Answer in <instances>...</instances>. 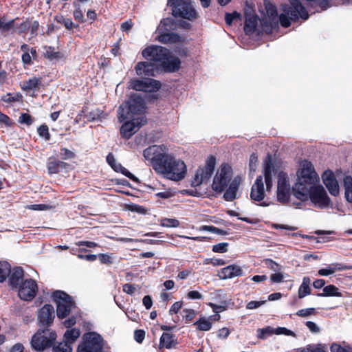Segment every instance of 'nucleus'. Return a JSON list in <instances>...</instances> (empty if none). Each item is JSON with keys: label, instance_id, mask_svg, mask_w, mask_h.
Returning <instances> with one entry per match:
<instances>
[{"label": "nucleus", "instance_id": "nucleus-61", "mask_svg": "<svg viewBox=\"0 0 352 352\" xmlns=\"http://www.w3.org/2000/svg\"><path fill=\"white\" fill-rule=\"evenodd\" d=\"M53 352H66V341L63 340L53 347Z\"/></svg>", "mask_w": 352, "mask_h": 352}, {"label": "nucleus", "instance_id": "nucleus-32", "mask_svg": "<svg viewBox=\"0 0 352 352\" xmlns=\"http://www.w3.org/2000/svg\"><path fill=\"white\" fill-rule=\"evenodd\" d=\"M319 297L324 296H336L341 297L342 293L339 292V289L333 285H329L324 287L323 292L317 294Z\"/></svg>", "mask_w": 352, "mask_h": 352}, {"label": "nucleus", "instance_id": "nucleus-39", "mask_svg": "<svg viewBox=\"0 0 352 352\" xmlns=\"http://www.w3.org/2000/svg\"><path fill=\"white\" fill-rule=\"evenodd\" d=\"M112 168L116 172L121 173L122 174H123L124 175H125L126 177H129L131 179L136 180V177L132 173H131L126 168L123 167L121 165V164L118 162H116L112 166Z\"/></svg>", "mask_w": 352, "mask_h": 352}, {"label": "nucleus", "instance_id": "nucleus-12", "mask_svg": "<svg viewBox=\"0 0 352 352\" xmlns=\"http://www.w3.org/2000/svg\"><path fill=\"white\" fill-rule=\"evenodd\" d=\"M292 190H293V188H291L287 174L284 172H280L278 174L277 200L283 204L288 202L292 194Z\"/></svg>", "mask_w": 352, "mask_h": 352}, {"label": "nucleus", "instance_id": "nucleus-31", "mask_svg": "<svg viewBox=\"0 0 352 352\" xmlns=\"http://www.w3.org/2000/svg\"><path fill=\"white\" fill-rule=\"evenodd\" d=\"M177 344L174 336L168 333H163L160 338V346L166 349H171Z\"/></svg>", "mask_w": 352, "mask_h": 352}, {"label": "nucleus", "instance_id": "nucleus-4", "mask_svg": "<svg viewBox=\"0 0 352 352\" xmlns=\"http://www.w3.org/2000/svg\"><path fill=\"white\" fill-rule=\"evenodd\" d=\"M142 56L154 63L156 67L166 72H175L179 68L180 60L170 54L166 48L151 45L142 51Z\"/></svg>", "mask_w": 352, "mask_h": 352}, {"label": "nucleus", "instance_id": "nucleus-43", "mask_svg": "<svg viewBox=\"0 0 352 352\" xmlns=\"http://www.w3.org/2000/svg\"><path fill=\"white\" fill-rule=\"evenodd\" d=\"M274 332L276 335H285L288 336L296 337V333L294 331L285 327H278L277 328H274Z\"/></svg>", "mask_w": 352, "mask_h": 352}, {"label": "nucleus", "instance_id": "nucleus-64", "mask_svg": "<svg viewBox=\"0 0 352 352\" xmlns=\"http://www.w3.org/2000/svg\"><path fill=\"white\" fill-rule=\"evenodd\" d=\"M74 19L80 23L83 22L84 16L82 10L79 8H77L74 12Z\"/></svg>", "mask_w": 352, "mask_h": 352}, {"label": "nucleus", "instance_id": "nucleus-62", "mask_svg": "<svg viewBox=\"0 0 352 352\" xmlns=\"http://www.w3.org/2000/svg\"><path fill=\"white\" fill-rule=\"evenodd\" d=\"M32 56L29 53H23L21 56L22 62L24 65H30L32 64Z\"/></svg>", "mask_w": 352, "mask_h": 352}, {"label": "nucleus", "instance_id": "nucleus-55", "mask_svg": "<svg viewBox=\"0 0 352 352\" xmlns=\"http://www.w3.org/2000/svg\"><path fill=\"white\" fill-rule=\"evenodd\" d=\"M145 338V331L144 330L138 329L134 332V338L138 343H142Z\"/></svg>", "mask_w": 352, "mask_h": 352}, {"label": "nucleus", "instance_id": "nucleus-11", "mask_svg": "<svg viewBox=\"0 0 352 352\" xmlns=\"http://www.w3.org/2000/svg\"><path fill=\"white\" fill-rule=\"evenodd\" d=\"M216 159L213 156H210L206 161L205 166L199 167L195 174L192 180V185L193 186H198L203 183L209 181L215 168Z\"/></svg>", "mask_w": 352, "mask_h": 352}, {"label": "nucleus", "instance_id": "nucleus-58", "mask_svg": "<svg viewBox=\"0 0 352 352\" xmlns=\"http://www.w3.org/2000/svg\"><path fill=\"white\" fill-rule=\"evenodd\" d=\"M135 290L136 287L133 285L126 283L123 285V292L127 294L132 295Z\"/></svg>", "mask_w": 352, "mask_h": 352}, {"label": "nucleus", "instance_id": "nucleus-51", "mask_svg": "<svg viewBox=\"0 0 352 352\" xmlns=\"http://www.w3.org/2000/svg\"><path fill=\"white\" fill-rule=\"evenodd\" d=\"M30 27V22L28 21H25L23 23H21L19 25H18L15 23V27L14 28L18 30V33L21 34L23 32H25L27 30H28Z\"/></svg>", "mask_w": 352, "mask_h": 352}, {"label": "nucleus", "instance_id": "nucleus-22", "mask_svg": "<svg viewBox=\"0 0 352 352\" xmlns=\"http://www.w3.org/2000/svg\"><path fill=\"white\" fill-rule=\"evenodd\" d=\"M138 76H155V71L159 69L151 60L139 62L135 67Z\"/></svg>", "mask_w": 352, "mask_h": 352}, {"label": "nucleus", "instance_id": "nucleus-47", "mask_svg": "<svg viewBox=\"0 0 352 352\" xmlns=\"http://www.w3.org/2000/svg\"><path fill=\"white\" fill-rule=\"evenodd\" d=\"M228 243H219L212 246V251L218 253H225L228 251Z\"/></svg>", "mask_w": 352, "mask_h": 352}, {"label": "nucleus", "instance_id": "nucleus-27", "mask_svg": "<svg viewBox=\"0 0 352 352\" xmlns=\"http://www.w3.org/2000/svg\"><path fill=\"white\" fill-rule=\"evenodd\" d=\"M156 40L165 44L179 43L182 41V37L173 32L161 34L156 38Z\"/></svg>", "mask_w": 352, "mask_h": 352}, {"label": "nucleus", "instance_id": "nucleus-52", "mask_svg": "<svg viewBox=\"0 0 352 352\" xmlns=\"http://www.w3.org/2000/svg\"><path fill=\"white\" fill-rule=\"evenodd\" d=\"M258 162V157L256 154L252 153L250 157L249 166L251 171L254 172L256 168Z\"/></svg>", "mask_w": 352, "mask_h": 352}, {"label": "nucleus", "instance_id": "nucleus-26", "mask_svg": "<svg viewBox=\"0 0 352 352\" xmlns=\"http://www.w3.org/2000/svg\"><path fill=\"white\" fill-rule=\"evenodd\" d=\"M352 269V266L340 263H333L321 268L318 271L320 276H327L331 275L336 272L344 271Z\"/></svg>", "mask_w": 352, "mask_h": 352}, {"label": "nucleus", "instance_id": "nucleus-21", "mask_svg": "<svg viewBox=\"0 0 352 352\" xmlns=\"http://www.w3.org/2000/svg\"><path fill=\"white\" fill-rule=\"evenodd\" d=\"M327 347L324 344L309 345L302 352H327ZM331 352H352L349 349L342 347L338 343H333L330 346Z\"/></svg>", "mask_w": 352, "mask_h": 352}, {"label": "nucleus", "instance_id": "nucleus-33", "mask_svg": "<svg viewBox=\"0 0 352 352\" xmlns=\"http://www.w3.org/2000/svg\"><path fill=\"white\" fill-rule=\"evenodd\" d=\"M343 182L345 199L347 201L352 203V177H344Z\"/></svg>", "mask_w": 352, "mask_h": 352}, {"label": "nucleus", "instance_id": "nucleus-18", "mask_svg": "<svg viewBox=\"0 0 352 352\" xmlns=\"http://www.w3.org/2000/svg\"><path fill=\"white\" fill-rule=\"evenodd\" d=\"M51 298L56 305V314L59 318L66 317V293L61 290H56L51 294Z\"/></svg>", "mask_w": 352, "mask_h": 352}, {"label": "nucleus", "instance_id": "nucleus-41", "mask_svg": "<svg viewBox=\"0 0 352 352\" xmlns=\"http://www.w3.org/2000/svg\"><path fill=\"white\" fill-rule=\"evenodd\" d=\"M80 335V331L78 328H67V343L73 342L76 340Z\"/></svg>", "mask_w": 352, "mask_h": 352}, {"label": "nucleus", "instance_id": "nucleus-8", "mask_svg": "<svg viewBox=\"0 0 352 352\" xmlns=\"http://www.w3.org/2000/svg\"><path fill=\"white\" fill-rule=\"evenodd\" d=\"M168 3L173 6V14L175 16H179L189 21L195 20L198 14L190 0H168Z\"/></svg>", "mask_w": 352, "mask_h": 352}, {"label": "nucleus", "instance_id": "nucleus-56", "mask_svg": "<svg viewBox=\"0 0 352 352\" xmlns=\"http://www.w3.org/2000/svg\"><path fill=\"white\" fill-rule=\"evenodd\" d=\"M183 302L182 301L175 302L170 307L169 314L170 315L177 314L182 307Z\"/></svg>", "mask_w": 352, "mask_h": 352}, {"label": "nucleus", "instance_id": "nucleus-35", "mask_svg": "<svg viewBox=\"0 0 352 352\" xmlns=\"http://www.w3.org/2000/svg\"><path fill=\"white\" fill-rule=\"evenodd\" d=\"M15 21H16V19L6 21V19L4 17L1 18L0 19V31H1L3 32H6L12 29H14L15 27Z\"/></svg>", "mask_w": 352, "mask_h": 352}, {"label": "nucleus", "instance_id": "nucleus-25", "mask_svg": "<svg viewBox=\"0 0 352 352\" xmlns=\"http://www.w3.org/2000/svg\"><path fill=\"white\" fill-rule=\"evenodd\" d=\"M24 271L21 267H16L10 270L8 275V282L12 289H17L25 280L23 279Z\"/></svg>", "mask_w": 352, "mask_h": 352}, {"label": "nucleus", "instance_id": "nucleus-40", "mask_svg": "<svg viewBox=\"0 0 352 352\" xmlns=\"http://www.w3.org/2000/svg\"><path fill=\"white\" fill-rule=\"evenodd\" d=\"M195 324L197 326V329L200 331H209L212 327V323L205 318H201Z\"/></svg>", "mask_w": 352, "mask_h": 352}, {"label": "nucleus", "instance_id": "nucleus-34", "mask_svg": "<svg viewBox=\"0 0 352 352\" xmlns=\"http://www.w3.org/2000/svg\"><path fill=\"white\" fill-rule=\"evenodd\" d=\"M10 272V265L7 261L0 262V283L3 282Z\"/></svg>", "mask_w": 352, "mask_h": 352}, {"label": "nucleus", "instance_id": "nucleus-49", "mask_svg": "<svg viewBox=\"0 0 352 352\" xmlns=\"http://www.w3.org/2000/svg\"><path fill=\"white\" fill-rule=\"evenodd\" d=\"M183 318L186 322L191 321L196 316V312L193 309H184L183 310Z\"/></svg>", "mask_w": 352, "mask_h": 352}, {"label": "nucleus", "instance_id": "nucleus-14", "mask_svg": "<svg viewBox=\"0 0 352 352\" xmlns=\"http://www.w3.org/2000/svg\"><path fill=\"white\" fill-rule=\"evenodd\" d=\"M19 297L23 300L30 301L36 295L38 285L36 282L32 279H25L16 289Z\"/></svg>", "mask_w": 352, "mask_h": 352}, {"label": "nucleus", "instance_id": "nucleus-30", "mask_svg": "<svg viewBox=\"0 0 352 352\" xmlns=\"http://www.w3.org/2000/svg\"><path fill=\"white\" fill-rule=\"evenodd\" d=\"M311 279L308 276H305L302 278V282L300 286L299 287L298 294L299 298H302L306 296L311 294V287H310Z\"/></svg>", "mask_w": 352, "mask_h": 352}, {"label": "nucleus", "instance_id": "nucleus-44", "mask_svg": "<svg viewBox=\"0 0 352 352\" xmlns=\"http://www.w3.org/2000/svg\"><path fill=\"white\" fill-rule=\"evenodd\" d=\"M241 18L240 13L234 11L232 13H226L225 16L226 22L228 25H230L234 20Z\"/></svg>", "mask_w": 352, "mask_h": 352}, {"label": "nucleus", "instance_id": "nucleus-54", "mask_svg": "<svg viewBox=\"0 0 352 352\" xmlns=\"http://www.w3.org/2000/svg\"><path fill=\"white\" fill-rule=\"evenodd\" d=\"M265 302H266V300H260V301L252 300V301L249 302L247 304L246 308L248 309H256V308L261 307V305H264Z\"/></svg>", "mask_w": 352, "mask_h": 352}, {"label": "nucleus", "instance_id": "nucleus-28", "mask_svg": "<svg viewBox=\"0 0 352 352\" xmlns=\"http://www.w3.org/2000/svg\"><path fill=\"white\" fill-rule=\"evenodd\" d=\"M41 85V79L40 78L33 77L28 80L23 81L21 88L25 91H36Z\"/></svg>", "mask_w": 352, "mask_h": 352}, {"label": "nucleus", "instance_id": "nucleus-29", "mask_svg": "<svg viewBox=\"0 0 352 352\" xmlns=\"http://www.w3.org/2000/svg\"><path fill=\"white\" fill-rule=\"evenodd\" d=\"M83 113V116L87 119V121H95V120H100L105 117V114L103 111L99 109H95L91 110V111L87 112L85 110L82 111Z\"/></svg>", "mask_w": 352, "mask_h": 352}, {"label": "nucleus", "instance_id": "nucleus-36", "mask_svg": "<svg viewBox=\"0 0 352 352\" xmlns=\"http://www.w3.org/2000/svg\"><path fill=\"white\" fill-rule=\"evenodd\" d=\"M64 166H65L64 162L54 160L49 162L48 170H49V173L51 174L56 173L60 170V169L63 168Z\"/></svg>", "mask_w": 352, "mask_h": 352}, {"label": "nucleus", "instance_id": "nucleus-9", "mask_svg": "<svg viewBox=\"0 0 352 352\" xmlns=\"http://www.w3.org/2000/svg\"><path fill=\"white\" fill-rule=\"evenodd\" d=\"M104 340L96 332H88L83 335L82 341L78 346V352H102Z\"/></svg>", "mask_w": 352, "mask_h": 352}, {"label": "nucleus", "instance_id": "nucleus-50", "mask_svg": "<svg viewBox=\"0 0 352 352\" xmlns=\"http://www.w3.org/2000/svg\"><path fill=\"white\" fill-rule=\"evenodd\" d=\"M315 309L314 308H307V309H302L298 310L296 312V315L300 317H307L314 314Z\"/></svg>", "mask_w": 352, "mask_h": 352}, {"label": "nucleus", "instance_id": "nucleus-1", "mask_svg": "<svg viewBox=\"0 0 352 352\" xmlns=\"http://www.w3.org/2000/svg\"><path fill=\"white\" fill-rule=\"evenodd\" d=\"M146 160L150 162L155 171L168 179L180 181L186 176L185 163L167 152L164 145H153L143 151Z\"/></svg>", "mask_w": 352, "mask_h": 352}, {"label": "nucleus", "instance_id": "nucleus-23", "mask_svg": "<svg viewBox=\"0 0 352 352\" xmlns=\"http://www.w3.org/2000/svg\"><path fill=\"white\" fill-rule=\"evenodd\" d=\"M250 197L252 200L256 201H262L264 199V182L261 175L257 177L256 179V181L251 189Z\"/></svg>", "mask_w": 352, "mask_h": 352}, {"label": "nucleus", "instance_id": "nucleus-15", "mask_svg": "<svg viewBox=\"0 0 352 352\" xmlns=\"http://www.w3.org/2000/svg\"><path fill=\"white\" fill-rule=\"evenodd\" d=\"M264 6L266 11V16L263 19V22L264 23L263 31L269 32L278 25V13L276 6L270 1L265 0L264 1Z\"/></svg>", "mask_w": 352, "mask_h": 352}, {"label": "nucleus", "instance_id": "nucleus-7", "mask_svg": "<svg viewBox=\"0 0 352 352\" xmlns=\"http://www.w3.org/2000/svg\"><path fill=\"white\" fill-rule=\"evenodd\" d=\"M283 10L289 16V18L284 14L279 16L280 23L284 28H288L291 25L290 20L296 21L299 18L303 20L309 18L307 11L299 0H289V4L285 6Z\"/></svg>", "mask_w": 352, "mask_h": 352}, {"label": "nucleus", "instance_id": "nucleus-5", "mask_svg": "<svg viewBox=\"0 0 352 352\" xmlns=\"http://www.w3.org/2000/svg\"><path fill=\"white\" fill-rule=\"evenodd\" d=\"M320 182L319 176L316 173L311 162L304 160L300 163V169L298 172V180L293 186L294 195H298L303 197L307 191L308 186Z\"/></svg>", "mask_w": 352, "mask_h": 352}, {"label": "nucleus", "instance_id": "nucleus-19", "mask_svg": "<svg viewBox=\"0 0 352 352\" xmlns=\"http://www.w3.org/2000/svg\"><path fill=\"white\" fill-rule=\"evenodd\" d=\"M322 179L329 192L332 196H338L340 193V187L334 173L331 170H326L322 175Z\"/></svg>", "mask_w": 352, "mask_h": 352}, {"label": "nucleus", "instance_id": "nucleus-63", "mask_svg": "<svg viewBox=\"0 0 352 352\" xmlns=\"http://www.w3.org/2000/svg\"><path fill=\"white\" fill-rule=\"evenodd\" d=\"M142 302L146 309H150L153 305V300L150 296L147 295L143 298Z\"/></svg>", "mask_w": 352, "mask_h": 352}, {"label": "nucleus", "instance_id": "nucleus-48", "mask_svg": "<svg viewBox=\"0 0 352 352\" xmlns=\"http://www.w3.org/2000/svg\"><path fill=\"white\" fill-rule=\"evenodd\" d=\"M19 121L21 124H25L28 126L31 125L33 122V120H32L31 116L29 115L28 113H25L21 114Z\"/></svg>", "mask_w": 352, "mask_h": 352}, {"label": "nucleus", "instance_id": "nucleus-53", "mask_svg": "<svg viewBox=\"0 0 352 352\" xmlns=\"http://www.w3.org/2000/svg\"><path fill=\"white\" fill-rule=\"evenodd\" d=\"M265 263L268 268H270L274 272H278L280 270V266L272 259H266Z\"/></svg>", "mask_w": 352, "mask_h": 352}, {"label": "nucleus", "instance_id": "nucleus-37", "mask_svg": "<svg viewBox=\"0 0 352 352\" xmlns=\"http://www.w3.org/2000/svg\"><path fill=\"white\" fill-rule=\"evenodd\" d=\"M45 51L43 52V55L45 58L49 60H55L60 58V53L58 51H56L55 49L52 47H45Z\"/></svg>", "mask_w": 352, "mask_h": 352}, {"label": "nucleus", "instance_id": "nucleus-3", "mask_svg": "<svg viewBox=\"0 0 352 352\" xmlns=\"http://www.w3.org/2000/svg\"><path fill=\"white\" fill-rule=\"evenodd\" d=\"M232 168L227 164H223L217 169L212 184V190L221 193L225 191L223 198L227 201H232L237 197V192L241 182V177L239 175L232 178Z\"/></svg>", "mask_w": 352, "mask_h": 352}, {"label": "nucleus", "instance_id": "nucleus-6", "mask_svg": "<svg viewBox=\"0 0 352 352\" xmlns=\"http://www.w3.org/2000/svg\"><path fill=\"white\" fill-rule=\"evenodd\" d=\"M305 195L301 197L298 192L295 193L294 196L302 201L309 198L311 203L317 208L323 209L332 207V202L328 196L324 187L318 182L312 186H308Z\"/></svg>", "mask_w": 352, "mask_h": 352}, {"label": "nucleus", "instance_id": "nucleus-2", "mask_svg": "<svg viewBox=\"0 0 352 352\" xmlns=\"http://www.w3.org/2000/svg\"><path fill=\"white\" fill-rule=\"evenodd\" d=\"M144 111V101L138 94H132L126 102L119 107L118 121L123 122L120 127V135L123 138L129 139L146 122Z\"/></svg>", "mask_w": 352, "mask_h": 352}, {"label": "nucleus", "instance_id": "nucleus-42", "mask_svg": "<svg viewBox=\"0 0 352 352\" xmlns=\"http://www.w3.org/2000/svg\"><path fill=\"white\" fill-rule=\"evenodd\" d=\"M161 226L166 228H177L179 226V221L176 219L165 218L161 221Z\"/></svg>", "mask_w": 352, "mask_h": 352}, {"label": "nucleus", "instance_id": "nucleus-16", "mask_svg": "<svg viewBox=\"0 0 352 352\" xmlns=\"http://www.w3.org/2000/svg\"><path fill=\"white\" fill-rule=\"evenodd\" d=\"M54 309L52 305L46 304L38 311V320L40 327L48 329L54 319Z\"/></svg>", "mask_w": 352, "mask_h": 352}, {"label": "nucleus", "instance_id": "nucleus-46", "mask_svg": "<svg viewBox=\"0 0 352 352\" xmlns=\"http://www.w3.org/2000/svg\"><path fill=\"white\" fill-rule=\"evenodd\" d=\"M97 256L102 264H111L113 263V254H99Z\"/></svg>", "mask_w": 352, "mask_h": 352}, {"label": "nucleus", "instance_id": "nucleus-45", "mask_svg": "<svg viewBox=\"0 0 352 352\" xmlns=\"http://www.w3.org/2000/svg\"><path fill=\"white\" fill-rule=\"evenodd\" d=\"M38 133L39 136L44 138L45 140H49L50 139V135L49 133L48 126L45 124H43L38 128Z\"/></svg>", "mask_w": 352, "mask_h": 352}, {"label": "nucleus", "instance_id": "nucleus-38", "mask_svg": "<svg viewBox=\"0 0 352 352\" xmlns=\"http://www.w3.org/2000/svg\"><path fill=\"white\" fill-rule=\"evenodd\" d=\"M273 334H274V328L270 326L257 330V337L259 339L265 340Z\"/></svg>", "mask_w": 352, "mask_h": 352}, {"label": "nucleus", "instance_id": "nucleus-17", "mask_svg": "<svg viewBox=\"0 0 352 352\" xmlns=\"http://www.w3.org/2000/svg\"><path fill=\"white\" fill-rule=\"evenodd\" d=\"M264 23L263 19L261 20L257 16H250L245 19L244 31L248 35H253L254 33L259 34L261 32H266L263 31Z\"/></svg>", "mask_w": 352, "mask_h": 352}, {"label": "nucleus", "instance_id": "nucleus-59", "mask_svg": "<svg viewBox=\"0 0 352 352\" xmlns=\"http://www.w3.org/2000/svg\"><path fill=\"white\" fill-rule=\"evenodd\" d=\"M187 297L191 300L202 299L203 296L197 291H190L188 293Z\"/></svg>", "mask_w": 352, "mask_h": 352}, {"label": "nucleus", "instance_id": "nucleus-60", "mask_svg": "<svg viewBox=\"0 0 352 352\" xmlns=\"http://www.w3.org/2000/svg\"><path fill=\"white\" fill-rule=\"evenodd\" d=\"M155 195L157 197L162 199H168L173 196V192L170 190H165L164 191L157 192Z\"/></svg>", "mask_w": 352, "mask_h": 352}, {"label": "nucleus", "instance_id": "nucleus-24", "mask_svg": "<svg viewBox=\"0 0 352 352\" xmlns=\"http://www.w3.org/2000/svg\"><path fill=\"white\" fill-rule=\"evenodd\" d=\"M242 268L237 265H230L221 270L219 276L221 279H230L243 275Z\"/></svg>", "mask_w": 352, "mask_h": 352}, {"label": "nucleus", "instance_id": "nucleus-13", "mask_svg": "<svg viewBox=\"0 0 352 352\" xmlns=\"http://www.w3.org/2000/svg\"><path fill=\"white\" fill-rule=\"evenodd\" d=\"M161 87L160 81L152 78H145L144 80L133 79L129 82V89L138 91L155 92Z\"/></svg>", "mask_w": 352, "mask_h": 352}, {"label": "nucleus", "instance_id": "nucleus-10", "mask_svg": "<svg viewBox=\"0 0 352 352\" xmlns=\"http://www.w3.org/2000/svg\"><path fill=\"white\" fill-rule=\"evenodd\" d=\"M56 338V334L54 331L49 329H39L32 336L31 344L35 350L41 351L51 346Z\"/></svg>", "mask_w": 352, "mask_h": 352}, {"label": "nucleus", "instance_id": "nucleus-20", "mask_svg": "<svg viewBox=\"0 0 352 352\" xmlns=\"http://www.w3.org/2000/svg\"><path fill=\"white\" fill-rule=\"evenodd\" d=\"M276 170L272 162L270 155H267L264 162L263 175L267 190H270L272 188V175L275 174Z\"/></svg>", "mask_w": 352, "mask_h": 352}, {"label": "nucleus", "instance_id": "nucleus-57", "mask_svg": "<svg viewBox=\"0 0 352 352\" xmlns=\"http://www.w3.org/2000/svg\"><path fill=\"white\" fill-rule=\"evenodd\" d=\"M306 326L311 333H317L320 332L319 327L312 321H307Z\"/></svg>", "mask_w": 352, "mask_h": 352}]
</instances>
